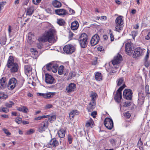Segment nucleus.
Here are the masks:
<instances>
[{"label":"nucleus","mask_w":150,"mask_h":150,"mask_svg":"<svg viewBox=\"0 0 150 150\" xmlns=\"http://www.w3.org/2000/svg\"><path fill=\"white\" fill-rule=\"evenodd\" d=\"M130 105V102H125L123 105L124 107H127Z\"/></svg>","instance_id":"obj_62"},{"label":"nucleus","mask_w":150,"mask_h":150,"mask_svg":"<svg viewBox=\"0 0 150 150\" xmlns=\"http://www.w3.org/2000/svg\"><path fill=\"white\" fill-rule=\"evenodd\" d=\"M76 48L75 45H65L63 47V50L65 53L70 54L74 52Z\"/></svg>","instance_id":"obj_5"},{"label":"nucleus","mask_w":150,"mask_h":150,"mask_svg":"<svg viewBox=\"0 0 150 150\" xmlns=\"http://www.w3.org/2000/svg\"><path fill=\"white\" fill-rule=\"evenodd\" d=\"M6 2H2L0 3V10H2L4 6L6 4Z\"/></svg>","instance_id":"obj_57"},{"label":"nucleus","mask_w":150,"mask_h":150,"mask_svg":"<svg viewBox=\"0 0 150 150\" xmlns=\"http://www.w3.org/2000/svg\"><path fill=\"white\" fill-rule=\"evenodd\" d=\"M122 60V56L120 54H118L114 57L112 61V63L116 68H117L118 67H115V66H117Z\"/></svg>","instance_id":"obj_12"},{"label":"nucleus","mask_w":150,"mask_h":150,"mask_svg":"<svg viewBox=\"0 0 150 150\" xmlns=\"http://www.w3.org/2000/svg\"><path fill=\"white\" fill-rule=\"evenodd\" d=\"M104 124L105 127L109 129H111L113 127V123L112 120L109 118H105Z\"/></svg>","instance_id":"obj_11"},{"label":"nucleus","mask_w":150,"mask_h":150,"mask_svg":"<svg viewBox=\"0 0 150 150\" xmlns=\"http://www.w3.org/2000/svg\"><path fill=\"white\" fill-rule=\"evenodd\" d=\"M41 1V0H33V2L34 4L37 5Z\"/></svg>","instance_id":"obj_58"},{"label":"nucleus","mask_w":150,"mask_h":150,"mask_svg":"<svg viewBox=\"0 0 150 150\" xmlns=\"http://www.w3.org/2000/svg\"><path fill=\"white\" fill-rule=\"evenodd\" d=\"M144 65L146 67H148L150 65V63L148 60H144Z\"/></svg>","instance_id":"obj_49"},{"label":"nucleus","mask_w":150,"mask_h":150,"mask_svg":"<svg viewBox=\"0 0 150 150\" xmlns=\"http://www.w3.org/2000/svg\"><path fill=\"white\" fill-rule=\"evenodd\" d=\"M55 93L48 92L44 94V98L46 99L52 98L55 94Z\"/></svg>","instance_id":"obj_25"},{"label":"nucleus","mask_w":150,"mask_h":150,"mask_svg":"<svg viewBox=\"0 0 150 150\" xmlns=\"http://www.w3.org/2000/svg\"><path fill=\"white\" fill-rule=\"evenodd\" d=\"M124 88V87L123 86H120L117 91L116 94L115 96V99L118 103H119L120 102L122 98L121 91Z\"/></svg>","instance_id":"obj_9"},{"label":"nucleus","mask_w":150,"mask_h":150,"mask_svg":"<svg viewBox=\"0 0 150 150\" xmlns=\"http://www.w3.org/2000/svg\"><path fill=\"white\" fill-rule=\"evenodd\" d=\"M132 91L130 89H125L123 92L124 98L127 100H132Z\"/></svg>","instance_id":"obj_10"},{"label":"nucleus","mask_w":150,"mask_h":150,"mask_svg":"<svg viewBox=\"0 0 150 150\" xmlns=\"http://www.w3.org/2000/svg\"><path fill=\"white\" fill-rule=\"evenodd\" d=\"M52 4L53 6L55 8L60 7L62 5L61 3L57 0H55L53 1H52Z\"/></svg>","instance_id":"obj_27"},{"label":"nucleus","mask_w":150,"mask_h":150,"mask_svg":"<svg viewBox=\"0 0 150 150\" xmlns=\"http://www.w3.org/2000/svg\"><path fill=\"white\" fill-rule=\"evenodd\" d=\"M17 84V81L15 78H12L9 80L8 87V89L12 90L16 86Z\"/></svg>","instance_id":"obj_13"},{"label":"nucleus","mask_w":150,"mask_h":150,"mask_svg":"<svg viewBox=\"0 0 150 150\" xmlns=\"http://www.w3.org/2000/svg\"><path fill=\"white\" fill-rule=\"evenodd\" d=\"M65 22L63 19H59L58 20L57 23L61 25H64Z\"/></svg>","instance_id":"obj_42"},{"label":"nucleus","mask_w":150,"mask_h":150,"mask_svg":"<svg viewBox=\"0 0 150 150\" xmlns=\"http://www.w3.org/2000/svg\"><path fill=\"white\" fill-rule=\"evenodd\" d=\"M134 46L132 43L131 42H128L125 45V51L129 55H130L133 52Z\"/></svg>","instance_id":"obj_8"},{"label":"nucleus","mask_w":150,"mask_h":150,"mask_svg":"<svg viewBox=\"0 0 150 150\" xmlns=\"http://www.w3.org/2000/svg\"><path fill=\"white\" fill-rule=\"evenodd\" d=\"M31 68L30 66L26 65L25 66V71L26 74H28L31 71Z\"/></svg>","instance_id":"obj_33"},{"label":"nucleus","mask_w":150,"mask_h":150,"mask_svg":"<svg viewBox=\"0 0 150 150\" xmlns=\"http://www.w3.org/2000/svg\"><path fill=\"white\" fill-rule=\"evenodd\" d=\"M74 34L73 33H72L71 31H69V38L70 39H71L73 37Z\"/></svg>","instance_id":"obj_61"},{"label":"nucleus","mask_w":150,"mask_h":150,"mask_svg":"<svg viewBox=\"0 0 150 150\" xmlns=\"http://www.w3.org/2000/svg\"><path fill=\"white\" fill-rule=\"evenodd\" d=\"M97 58L96 57H94L93 59V61L92 62V64L93 65H95L97 63Z\"/></svg>","instance_id":"obj_54"},{"label":"nucleus","mask_w":150,"mask_h":150,"mask_svg":"<svg viewBox=\"0 0 150 150\" xmlns=\"http://www.w3.org/2000/svg\"><path fill=\"white\" fill-rule=\"evenodd\" d=\"M97 50L98 51L101 52L103 51L104 48L102 46H99L98 47Z\"/></svg>","instance_id":"obj_60"},{"label":"nucleus","mask_w":150,"mask_h":150,"mask_svg":"<svg viewBox=\"0 0 150 150\" xmlns=\"http://www.w3.org/2000/svg\"><path fill=\"white\" fill-rule=\"evenodd\" d=\"M123 17L119 16L117 17L115 20V30L119 32H120L122 29V25L123 24Z\"/></svg>","instance_id":"obj_4"},{"label":"nucleus","mask_w":150,"mask_h":150,"mask_svg":"<svg viewBox=\"0 0 150 150\" xmlns=\"http://www.w3.org/2000/svg\"><path fill=\"white\" fill-rule=\"evenodd\" d=\"M64 67L61 65L58 68V73L59 75H62L63 74Z\"/></svg>","instance_id":"obj_35"},{"label":"nucleus","mask_w":150,"mask_h":150,"mask_svg":"<svg viewBox=\"0 0 150 150\" xmlns=\"http://www.w3.org/2000/svg\"><path fill=\"white\" fill-rule=\"evenodd\" d=\"M8 97V95L4 93L0 92V99L4 100L6 99Z\"/></svg>","instance_id":"obj_34"},{"label":"nucleus","mask_w":150,"mask_h":150,"mask_svg":"<svg viewBox=\"0 0 150 150\" xmlns=\"http://www.w3.org/2000/svg\"><path fill=\"white\" fill-rule=\"evenodd\" d=\"M55 12L57 14L60 16L64 15L67 13V11L63 9L56 10Z\"/></svg>","instance_id":"obj_18"},{"label":"nucleus","mask_w":150,"mask_h":150,"mask_svg":"<svg viewBox=\"0 0 150 150\" xmlns=\"http://www.w3.org/2000/svg\"><path fill=\"white\" fill-rule=\"evenodd\" d=\"M54 79L51 75L48 74H45V82L48 84H52L54 83Z\"/></svg>","instance_id":"obj_16"},{"label":"nucleus","mask_w":150,"mask_h":150,"mask_svg":"<svg viewBox=\"0 0 150 150\" xmlns=\"http://www.w3.org/2000/svg\"><path fill=\"white\" fill-rule=\"evenodd\" d=\"M9 109L7 107H2L0 108V112L7 113L9 112Z\"/></svg>","instance_id":"obj_37"},{"label":"nucleus","mask_w":150,"mask_h":150,"mask_svg":"<svg viewBox=\"0 0 150 150\" xmlns=\"http://www.w3.org/2000/svg\"><path fill=\"white\" fill-rule=\"evenodd\" d=\"M94 123L93 120L91 118L88 121H87L86 124V127H92L93 126Z\"/></svg>","instance_id":"obj_28"},{"label":"nucleus","mask_w":150,"mask_h":150,"mask_svg":"<svg viewBox=\"0 0 150 150\" xmlns=\"http://www.w3.org/2000/svg\"><path fill=\"white\" fill-rule=\"evenodd\" d=\"M59 145V142L56 138L52 139L47 144V146L49 148H55Z\"/></svg>","instance_id":"obj_14"},{"label":"nucleus","mask_w":150,"mask_h":150,"mask_svg":"<svg viewBox=\"0 0 150 150\" xmlns=\"http://www.w3.org/2000/svg\"><path fill=\"white\" fill-rule=\"evenodd\" d=\"M109 33L110 38L111 41H113L114 40V35L112 34V33L111 30H109Z\"/></svg>","instance_id":"obj_48"},{"label":"nucleus","mask_w":150,"mask_h":150,"mask_svg":"<svg viewBox=\"0 0 150 150\" xmlns=\"http://www.w3.org/2000/svg\"><path fill=\"white\" fill-rule=\"evenodd\" d=\"M28 112V108L26 107L23 106V112L24 113H27Z\"/></svg>","instance_id":"obj_52"},{"label":"nucleus","mask_w":150,"mask_h":150,"mask_svg":"<svg viewBox=\"0 0 150 150\" xmlns=\"http://www.w3.org/2000/svg\"><path fill=\"white\" fill-rule=\"evenodd\" d=\"M124 115L125 117L127 118H129L131 117V114L128 111L126 112Z\"/></svg>","instance_id":"obj_51"},{"label":"nucleus","mask_w":150,"mask_h":150,"mask_svg":"<svg viewBox=\"0 0 150 150\" xmlns=\"http://www.w3.org/2000/svg\"><path fill=\"white\" fill-rule=\"evenodd\" d=\"M6 66L9 69L10 72L11 73L17 72L18 71V65L17 63L14 62V58L12 56L9 57Z\"/></svg>","instance_id":"obj_2"},{"label":"nucleus","mask_w":150,"mask_h":150,"mask_svg":"<svg viewBox=\"0 0 150 150\" xmlns=\"http://www.w3.org/2000/svg\"><path fill=\"white\" fill-rule=\"evenodd\" d=\"M47 117H48V120L50 122L54 121L55 120L56 118V116L55 115H48Z\"/></svg>","instance_id":"obj_38"},{"label":"nucleus","mask_w":150,"mask_h":150,"mask_svg":"<svg viewBox=\"0 0 150 150\" xmlns=\"http://www.w3.org/2000/svg\"><path fill=\"white\" fill-rule=\"evenodd\" d=\"M15 121L18 124H20L22 122V119L20 117H17L15 119Z\"/></svg>","instance_id":"obj_45"},{"label":"nucleus","mask_w":150,"mask_h":150,"mask_svg":"<svg viewBox=\"0 0 150 150\" xmlns=\"http://www.w3.org/2000/svg\"><path fill=\"white\" fill-rule=\"evenodd\" d=\"M76 89V85L74 83H71L69 84L66 88L67 92L70 93L74 92Z\"/></svg>","instance_id":"obj_17"},{"label":"nucleus","mask_w":150,"mask_h":150,"mask_svg":"<svg viewBox=\"0 0 150 150\" xmlns=\"http://www.w3.org/2000/svg\"><path fill=\"white\" fill-rule=\"evenodd\" d=\"M88 37L87 35L85 33H82L78 39L79 43L81 47L85 48L88 44Z\"/></svg>","instance_id":"obj_3"},{"label":"nucleus","mask_w":150,"mask_h":150,"mask_svg":"<svg viewBox=\"0 0 150 150\" xmlns=\"http://www.w3.org/2000/svg\"><path fill=\"white\" fill-rule=\"evenodd\" d=\"M3 131L4 133L6 134L7 136H9L11 134V133L9 132L8 130L6 129H3Z\"/></svg>","instance_id":"obj_50"},{"label":"nucleus","mask_w":150,"mask_h":150,"mask_svg":"<svg viewBox=\"0 0 150 150\" xmlns=\"http://www.w3.org/2000/svg\"><path fill=\"white\" fill-rule=\"evenodd\" d=\"M137 33L136 31H134L132 32V38L134 39L135 36L137 35Z\"/></svg>","instance_id":"obj_55"},{"label":"nucleus","mask_w":150,"mask_h":150,"mask_svg":"<svg viewBox=\"0 0 150 150\" xmlns=\"http://www.w3.org/2000/svg\"><path fill=\"white\" fill-rule=\"evenodd\" d=\"M90 96L91 98V102L96 103V98L97 96V94L96 93H93L91 94Z\"/></svg>","instance_id":"obj_30"},{"label":"nucleus","mask_w":150,"mask_h":150,"mask_svg":"<svg viewBox=\"0 0 150 150\" xmlns=\"http://www.w3.org/2000/svg\"><path fill=\"white\" fill-rule=\"evenodd\" d=\"M110 143L112 144H115L116 142V140L114 139H110Z\"/></svg>","instance_id":"obj_59"},{"label":"nucleus","mask_w":150,"mask_h":150,"mask_svg":"<svg viewBox=\"0 0 150 150\" xmlns=\"http://www.w3.org/2000/svg\"><path fill=\"white\" fill-rule=\"evenodd\" d=\"M56 33L54 28H49L42 37L39 38L38 40L40 42H48L50 43H54L57 38Z\"/></svg>","instance_id":"obj_1"},{"label":"nucleus","mask_w":150,"mask_h":150,"mask_svg":"<svg viewBox=\"0 0 150 150\" xmlns=\"http://www.w3.org/2000/svg\"><path fill=\"white\" fill-rule=\"evenodd\" d=\"M35 132V130L34 129H30L27 131V132H26V134L28 135H30L34 132Z\"/></svg>","instance_id":"obj_47"},{"label":"nucleus","mask_w":150,"mask_h":150,"mask_svg":"<svg viewBox=\"0 0 150 150\" xmlns=\"http://www.w3.org/2000/svg\"><path fill=\"white\" fill-rule=\"evenodd\" d=\"M98 19H100L101 20H106V17L105 16L100 17L98 18Z\"/></svg>","instance_id":"obj_63"},{"label":"nucleus","mask_w":150,"mask_h":150,"mask_svg":"<svg viewBox=\"0 0 150 150\" xmlns=\"http://www.w3.org/2000/svg\"><path fill=\"white\" fill-rule=\"evenodd\" d=\"M34 36V34L30 32L28 34V39H29L30 40L32 38H33Z\"/></svg>","instance_id":"obj_46"},{"label":"nucleus","mask_w":150,"mask_h":150,"mask_svg":"<svg viewBox=\"0 0 150 150\" xmlns=\"http://www.w3.org/2000/svg\"><path fill=\"white\" fill-rule=\"evenodd\" d=\"M52 64L49 63L46 65V67L48 71H50L51 69L52 66Z\"/></svg>","instance_id":"obj_44"},{"label":"nucleus","mask_w":150,"mask_h":150,"mask_svg":"<svg viewBox=\"0 0 150 150\" xmlns=\"http://www.w3.org/2000/svg\"><path fill=\"white\" fill-rule=\"evenodd\" d=\"M66 132V129H61L58 131L57 134L59 137L63 138L64 137Z\"/></svg>","instance_id":"obj_21"},{"label":"nucleus","mask_w":150,"mask_h":150,"mask_svg":"<svg viewBox=\"0 0 150 150\" xmlns=\"http://www.w3.org/2000/svg\"><path fill=\"white\" fill-rule=\"evenodd\" d=\"M145 91L146 95L150 94V88L149 86L147 85L145 86Z\"/></svg>","instance_id":"obj_40"},{"label":"nucleus","mask_w":150,"mask_h":150,"mask_svg":"<svg viewBox=\"0 0 150 150\" xmlns=\"http://www.w3.org/2000/svg\"><path fill=\"white\" fill-rule=\"evenodd\" d=\"M78 114V111L76 110H74L71 111L69 114V117L71 118H73L75 115Z\"/></svg>","instance_id":"obj_32"},{"label":"nucleus","mask_w":150,"mask_h":150,"mask_svg":"<svg viewBox=\"0 0 150 150\" xmlns=\"http://www.w3.org/2000/svg\"><path fill=\"white\" fill-rule=\"evenodd\" d=\"M145 39L146 40H150V32H149L145 36Z\"/></svg>","instance_id":"obj_53"},{"label":"nucleus","mask_w":150,"mask_h":150,"mask_svg":"<svg viewBox=\"0 0 150 150\" xmlns=\"http://www.w3.org/2000/svg\"><path fill=\"white\" fill-rule=\"evenodd\" d=\"M79 26V23L77 21H74L71 23V28L73 30H76L78 28Z\"/></svg>","instance_id":"obj_19"},{"label":"nucleus","mask_w":150,"mask_h":150,"mask_svg":"<svg viewBox=\"0 0 150 150\" xmlns=\"http://www.w3.org/2000/svg\"><path fill=\"white\" fill-rule=\"evenodd\" d=\"M150 51L148 49L147 53L145 57L144 60H148L149 56Z\"/></svg>","instance_id":"obj_43"},{"label":"nucleus","mask_w":150,"mask_h":150,"mask_svg":"<svg viewBox=\"0 0 150 150\" xmlns=\"http://www.w3.org/2000/svg\"><path fill=\"white\" fill-rule=\"evenodd\" d=\"M95 78L98 81H100L102 79V75L101 73L97 72L95 75Z\"/></svg>","instance_id":"obj_26"},{"label":"nucleus","mask_w":150,"mask_h":150,"mask_svg":"<svg viewBox=\"0 0 150 150\" xmlns=\"http://www.w3.org/2000/svg\"><path fill=\"white\" fill-rule=\"evenodd\" d=\"M35 9L33 6H31L27 8L26 14L27 15L31 16L33 13Z\"/></svg>","instance_id":"obj_20"},{"label":"nucleus","mask_w":150,"mask_h":150,"mask_svg":"<svg viewBox=\"0 0 150 150\" xmlns=\"http://www.w3.org/2000/svg\"><path fill=\"white\" fill-rule=\"evenodd\" d=\"M117 86H120L121 85V86H123L124 88L126 86L125 84L123 79L122 78H121L118 79L117 80Z\"/></svg>","instance_id":"obj_23"},{"label":"nucleus","mask_w":150,"mask_h":150,"mask_svg":"<svg viewBox=\"0 0 150 150\" xmlns=\"http://www.w3.org/2000/svg\"><path fill=\"white\" fill-rule=\"evenodd\" d=\"M100 40V38L97 34H95L92 38L90 41V44L92 46H93L97 44Z\"/></svg>","instance_id":"obj_15"},{"label":"nucleus","mask_w":150,"mask_h":150,"mask_svg":"<svg viewBox=\"0 0 150 150\" xmlns=\"http://www.w3.org/2000/svg\"><path fill=\"white\" fill-rule=\"evenodd\" d=\"M145 51L146 50L144 49L137 47L135 50L133 56L136 57H140L144 54Z\"/></svg>","instance_id":"obj_7"},{"label":"nucleus","mask_w":150,"mask_h":150,"mask_svg":"<svg viewBox=\"0 0 150 150\" xmlns=\"http://www.w3.org/2000/svg\"><path fill=\"white\" fill-rule=\"evenodd\" d=\"M14 104V102L12 101H9L8 102H6L5 103V105L8 108H11L12 106Z\"/></svg>","instance_id":"obj_31"},{"label":"nucleus","mask_w":150,"mask_h":150,"mask_svg":"<svg viewBox=\"0 0 150 150\" xmlns=\"http://www.w3.org/2000/svg\"><path fill=\"white\" fill-rule=\"evenodd\" d=\"M30 51L32 54L34 55H36L38 54V52L36 49L34 48H31L30 49Z\"/></svg>","instance_id":"obj_39"},{"label":"nucleus","mask_w":150,"mask_h":150,"mask_svg":"<svg viewBox=\"0 0 150 150\" xmlns=\"http://www.w3.org/2000/svg\"><path fill=\"white\" fill-rule=\"evenodd\" d=\"M96 105V103L90 102L87 107V109L89 112H91L95 108Z\"/></svg>","instance_id":"obj_22"},{"label":"nucleus","mask_w":150,"mask_h":150,"mask_svg":"<svg viewBox=\"0 0 150 150\" xmlns=\"http://www.w3.org/2000/svg\"><path fill=\"white\" fill-rule=\"evenodd\" d=\"M68 139L69 142V144H71L72 143V138L71 136L69 135L68 137Z\"/></svg>","instance_id":"obj_56"},{"label":"nucleus","mask_w":150,"mask_h":150,"mask_svg":"<svg viewBox=\"0 0 150 150\" xmlns=\"http://www.w3.org/2000/svg\"><path fill=\"white\" fill-rule=\"evenodd\" d=\"M48 116V115H43L41 116H39L38 117H36L35 119V120H41V119L45 118V117H47Z\"/></svg>","instance_id":"obj_41"},{"label":"nucleus","mask_w":150,"mask_h":150,"mask_svg":"<svg viewBox=\"0 0 150 150\" xmlns=\"http://www.w3.org/2000/svg\"><path fill=\"white\" fill-rule=\"evenodd\" d=\"M6 80V79L4 77H3L0 79V89H3L5 88Z\"/></svg>","instance_id":"obj_24"},{"label":"nucleus","mask_w":150,"mask_h":150,"mask_svg":"<svg viewBox=\"0 0 150 150\" xmlns=\"http://www.w3.org/2000/svg\"><path fill=\"white\" fill-rule=\"evenodd\" d=\"M58 69V67L57 64H55L52 65L51 68V69L52 71L54 73H56L57 72Z\"/></svg>","instance_id":"obj_36"},{"label":"nucleus","mask_w":150,"mask_h":150,"mask_svg":"<svg viewBox=\"0 0 150 150\" xmlns=\"http://www.w3.org/2000/svg\"><path fill=\"white\" fill-rule=\"evenodd\" d=\"M6 40V35H4L0 38V41L1 44L2 45H5Z\"/></svg>","instance_id":"obj_29"},{"label":"nucleus","mask_w":150,"mask_h":150,"mask_svg":"<svg viewBox=\"0 0 150 150\" xmlns=\"http://www.w3.org/2000/svg\"><path fill=\"white\" fill-rule=\"evenodd\" d=\"M49 122L47 120L42 122L39 125L38 131L39 132L42 133L45 131L48 127Z\"/></svg>","instance_id":"obj_6"},{"label":"nucleus","mask_w":150,"mask_h":150,"mask_svg":"<svg viewBox=\"0 0 150 150\" xmlns=\"http://www.w3.org/2000/svg\"><path fill=\"white\" fill-rule=\"evenodd\" d=\"M97 114V112L96 111H93L91 113V115L93 117H96V115Z\"/></svg>","instance_id":"obj_64"}]
</instances>
